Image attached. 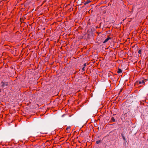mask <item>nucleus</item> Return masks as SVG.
Masks as SVG:
<instances>
[{
    "mask_svg": "<svg viewBox=\"0 0 148 148\" xmlns=\"http://www.w3.org/2000/svg\"><path fill=\"white\" fill-rule=\"evenodd\" d=\"M111 120L113 122H114L115 121V120L113 117H112L111 118Z\"/></svg>",
    "mask_w": 148,
    "mask_h": 148,
    "instance_id": "7",
    "label": "nucleus"
},
{
    "mask_svg": "<svg viewBox=\"0 0 148 148\" xmlns=\"http://www.w3.org/2000/svg\"><path fill=\"white\" fill-rule=\"evenodd\" d=\"M86 66V63L84 64V67H85V66Z\"/></svg>",
    "mask_w": 148,
    "mask_h": 148,
    "instance_id": "12",
    "label": "nucleus"
},
{
    "mask_svg": "<svg viewBox=\"0 0 148 148\" xmlns=\"http://www.w3.org/2000/svg\"><path fill=\"white\" fill-rule=\"evenodd\" d=\"M141 84L139 86H142L143 85H145V80L143 79H141L139 81H137L135 83V85H138Z\"/></svg>",
    "mask_w": 148,
    "mask_h": 148,
    "instance_id": "1",
    "label": "nucleus"
},
{
    "mask_svg": "<svg viewBox=\"0 0 148 148\" xmlns=\"http://www.w3.org/2000/svg\"><path fill=\"white\" fill-rule=\"evenodd\" d=\"M1 91V89H0V92Z\"/></svg>",
    "mask_w": 148,
    "mask_h": 148,
    "instance_id": "13",
    "label": "nucleus"
},
{
    "mask_svg": "<svg viewBox=\"0 0 148 148\" xmlns=\"http://www.w3.org/2000/svg\"><path fill=\"white\" fill-rule=\"evenodd\" d=\"M70 128H71V127L70 126H69V127H67L66 128V130H68L69 129H70Z\"/></svg>",
    "mask_w": 148,
    "mask_h": 148,
    "instance_id": "10",
    "label": "nucleus"
},
{
    "mask_svg": "<svg viewBox=\"0 0 148 148\" xmlns=\"http://www.w3.org/2000/svg\"><path fill=\"white\" fill-rule=\"evenodd\" d=\"M138 52L140 54L141 53V49L138 50Z\"/></svg>",
    "mask_w": 148,
    "mask_h": 148,
    "instance_id": "9",
    "label": "nucleus"
},
{
    "mask_svg": "<svg viewBox=\"0 0 148 148\" xmlns=\"http://www.w3.org/2000/svg\"><path fill=\"white\" fill-rule=\"evenodd\" d=\"M101 142V141L100 140H97L96 141V143L97 144H98L99 143H100Z\"/></svg>",
    "mask_w": 148,
    "mask_h": 148,
    "instance_id": "8",
    "label": "nucleus"
},
{
    "mask_svg": "<svg viewBox=\"0 0 148 148\" xmlns=\"http://www.w3.org/2000/svg\"><path fill=\"white\" fill-rule=\"evenodd\" d=\"M147 140H148V139H147Z\"/></svg>",
    "mask_w": 148,
    "mask_h": 148,
    "instance_id": "14",
    "label": "nucleus"
},
{
    "mask_svg": "<svg viewBox=\"0 0 148 148\" xmlns=\"http://www.w3.org/2000/svg\"><path fill=\"white\" fill-rule=\"evenodd\" d=\"M91 2V1L90 0H87L86 1L85 3H84V4L85 5L88 3H89L90 2Z\"/></svg>",
    "mask_w": 148,
    "mask_h": 148,
    "instance_id": "5",
    "label": "nucleus"
},
{
    "mask_svg": "<svg viewBox=\"0 0 148 148\" xmlns=\"http://www.w3.org/2000/svg\"><path fill=\"white\" fill-rule=\"evenodd\" d=\"M1 83L2 84V86L4 87L5 86H7L8 85V84L7 83H5L3 82H2Z\"/></svg>",
    "mask_w": 148,
    "mask_h": 148,
    "instance_id": "3",
    "label": "nucleus"
},
{
    "mask_svg": "<svg viewBox=\"0 0 148 148\" xmlns=\"http://www.w3.org/2000/svg\"><path fill=\"white\" fill-rule=\"evenodd\" d=\"M121 136H122L123 139L124 140H126L125 138V136H124V135L123 134V133H122L121 134Z\"/></svg>",
    "mask_w": 148,
    "mask_h": 148,
    "instance_id": "6",
    "label": "nucleus"
},
{
    "mask_svg": "<svg viewBox=\"0 0 148 148\" xmlns=\"http://www.w3.org/2000/svg\"><path fill=\"white\" fill-rule=\"evenodd\" d=\"M122 72V71L121 69H118L117 72L118 73H121Z\"/></svg>",
    "mask_w": 148,
    "mask_h": 148,
    "instance_id": "4",
    "label": "nucleus"
},
{
    "mask_svg": "<svg viewBox=\"0 0 148 148\" xmlns=\"http://www.w3.org/2000/svg\"><path fill=\"white\" fill-rule=\"evenodd\" d=\"M82 71H84L85 70V67H83L82 69Z\"/></svg>",
    "mask_w": 148,
    "mask_h": 148,
    "instance_id": "11",
    "label": "nucleus"
},
{
    "mask_svg": "<svg viewBox=\"0 0 148 148\" xmlns=\"http://www.w3.org/2000/svg\"><path fill=\"white\" fill-rule=\"evenodd\" d=\"M111 38H112L111 37H109V36H108V37L105 40L103 41V43H106L107 41H108L109 40H110V39H111Z\"/></svg>",
    "mask_w": 148,
    "mask_h": 148,
    "instance_id": "2",
    "label": "nucleus"
}]
</instances>
